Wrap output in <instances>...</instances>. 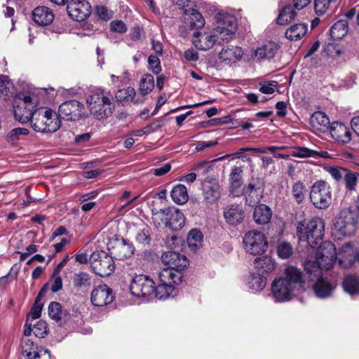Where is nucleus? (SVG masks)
Segmentation results:
<instances>
[{
  "instance_id": "obj_9",
  "label": "nucleus",
  "mask_w": 359,
  "mask_h": 359,
  "mask_svg": "<svg viewBox=\"0 0 359 359\" xmlns=\"http://www.w3.org/2000/svg\"><path fill=\"white\" fill-rule=\"evenodd\" d=\"M310 200L318 209H326L332 203V189L323 180L316 182L311 188Z\"/></svg>"
},
{
  "instance_id": "obj_24",
  "label": "nucleus",
  "mask_w": 359,
  "mask_h": 359,
  "mask_svg": "<svg viewBox=\"0 0 359 359\" xmlns=\"http://www.w3.org/2000/svg\"><path fill=\"white\" fill-rule=\"evenodd\" d=\"M136 90L134 88L127 87L118 90L115 95L116 101L123 106L128 104L131 102L135 104H142L144 102L142 97L136 96Z\"/></svg>"
},
{
  "instance_id": "obj_62",
  "label": "nucleus",
  "mask_w": 359,
  "mask_h": 359,
  "mask_svg": "<svg viewBox=\"0 0 359 359\" xmlns=\"http://www.w3.org/2000/svg\"><path fill=\"white\" fill-rule=\"evenodd\" d=\"M242 184L243 182H230L229 191L233 196H238L243 193V190L241 187Z\"/></svg>"
},
{
  "instance_id": "obj_38",
  "label": "nucleus",
  "mask_w": 359,
  "mask_h": 359,
  "mask_svg": "<svg viewBox=\"0 0 359 359\" xmlns=\"http://www.w3.org/2000/svg\"><path fill=\"white\" fill-rule=\"evenodd\" d=\"M15 93L13 83L11 82L8 76L5 75L0 76V98L4 100L12 97Z\"/></svg>"
},
{
  "instance_id": "obj_32",
  "label": "nucleus",
  "mask_w": 359,
  "mask_h": 359,
  "mask_svg": "<svg viewBox=\"0 0 359 359\" xmlns=\"http://www.w3.org/2000/svg\"><path fill=\"white\" fill-rule=\"evenodd\" d=\"M272 215L271 209L264 204L255 207L253 212V218L256 223L264 224L268 223Z\"/></svg>"
},
{
  "instance_id": "obj_18",
  "label": "nucleus",
  "mask_w": 359,
  "mask_h": 359,
  "mask_svg": "<svg viewBox=\"0 0 359 359\" xmlns=\"http://www.w3.org/2000/svg\"><path fill=\"white\" fill-rule=\"evenodd\" d=\"M279 48V44L274 41H264L252 50L250 58L257 60H270L275 56Z\"/></svg>"
},
{
  "instance_id": "obj_12",
  "label": "nucleus",
  "mask_w": 359,
  "mask_h": 359,
  "mask_svg": "<svg viewBox=\"0 0 359 359\" xmlns=\"http://www.w3.org/2000/svg\"><path fill=\"white\" fill-rule=\"evenodd\" d=\"M236 26V19L233 15L224 11H219L217 15V26L215 29L222 41L233 37Z\"/></svg>"
},
{
  "instance_id": "obj_44",
  "label": "nucleus",
  "mask_w": 359,
  "mask_h": 359,
  "mask_svg": "<svg viewBox=\"0 0 359 359\" xmlns=\"http://www.w3.org/2000/svg\"><path fill=\"white\" fill-rule=\"evenodd\" d=\"M203 235L197 229H192L189 231L187 238L189 248L192 251H196L202 245Z\"/></svg>"
},
{
  "instance_id": "obj_45",
  "label": "nucleus",
  "mask_w": 359,
  "mask_h": 359,
  "mask_svg": "<svg viewBox=\"0 0 359 359\" xmlns=\"http://www.w3.org/2000/svg\"><path fill=\"white\" fill-rule=\"evenodd\" d=\"M278 256L283 259H286L290 258L293 255V247L287 241H280L278 243L276 247Z\"/></svg>"
},
{
  "instance_id": "obj_29",
  "label": "nucleus",
  "mask_w": 359,
  "mask_h": 359,
  "mask_svg": "<svg viewBox=\"0 0 359 359\" xmlns=\"http://www.w3.org/2000/svg\"><path fill=\"white\" fill-rule=\"evenodd\" d=\"M311 124L315 130L325 133L329 130L332 123L325 113L316 111L311 117Z\"/></svg>"
},
{
  "instance_id": "obj_37",
  "label": "nucleus",
  "mask_w": 359,
  "mask_h": 359,
  "mask_svg": "<svg viewBox=\"0 0 359 359\" xmlns=\"http://www.w3.org/2000/svg\"><path fill=\"white\" fill-rule=\"evenodd\" d=\"M172 201L179 205L186 203L189 199V195L187 187L183 184L176 185L171 191Z\"/></svg>"
},
{
  "instance_id": "obj_53",
  "label": "nucleus",
  "mask_w": 359,
  "mask_h": 359,
  "mask_svg": "<svg viewBox=\"0 0 359 359\" xmlns=\"http://www.w3.org/2000/svg\"><path fill=\"white\" fill-rule=\"evenodd\" d=\"M148 68L155 74H158L161 72V62L157 56L151 55L149 57Z\"/></svg>"
},
{
  "instance_id": "obj_30",
  "label": "nucleus",
  "mask_w": 359,
  "mask_h": 359,
  "mask_svg": "<svg viewBox=\"0 0 359 359\" xmlns=\"http://www.w3.org/2000/svg\"><path fill=\"white\" fill-rule=\"evenodd\" d=\"M184 24L189 29H201L205 25L202 15L195 9L185 11Z\"/></svg>"
},
{
  "instance_id": "obj_4",
  "label": "nucleus",
  "mask_w": 359,
  "mask_h": 359,
  "mask_svg": "<svg viewBox=\"0 0 359 359\" xmlns=\"http://www.w3.org/2000/svg\"><path fill=\"white\" fill-rule=\"evenodd\" d=\"M297 233L301 241L307 242L311 248H315L324 236L325 222L320 217L298 223Z\"/></svg>"
},
{
  "instance_id": "obj_61",
  "label": "nucleus",
  "mask_w": 359,
  "mask_h": 359,
  "mask_svg": "<svg viewBox=\"0 0 359 359\" xmlns=\"http://www.w3.org/2000/svg\"><path fill=\"white\" fill-rule=\"evenodd\" d=\"M110 27L113 32L118 33H124L127 30L125 23L121 20L112 21L110 24Z\"/></svg>"
},
{
  "instance_id": "obj_15",
  "label": "nucleus",
  "mask_w": 359,
  "mask_h": 359,
  "mask_svg": "<svg viewBox=\"0 0 359 359\" xmlns=\"http://www.w3.org/2000/svg\"><path fill=\"white\" fill-rule=\"evenodd\" d=\"M84 106L76 100H69L60 104L58 115L61 118L67 121H76L79 119L83 113Z\"/></svg>"
},
{
  "instance_id": "obj_7",
  "label": "nucleus",
  "mask_w": 359,
  "mask_h": 359,
  "mask_svg": "<svg viewBox=\"0 0 359 359\" xmlns=\"http://www.w3.org/2000/svg\"><path fill=\"white\" fill-rule=\"evenodd\" d=\"M243 245L247 253L256 256L262 255L267 251L269 242L263 232L258 230H250L245 233L243 238Z\"/></svg>"
},
{
  "instance_id": "obj_47",
  "label": "nucleus",
  "mask_w": 359,
  "mask_h": 359,
  "mask_svg": "<svg viewBox=\"0 0 359 359\" xmlns=\"http://www.w3.org/2000/svg\"><path fill=\"white\" fill-rule=\"evenodd\" d=\"M22 347V353L27 359H32L35 353L39 351L37 346L29 339H25Z\"/></svg>"
},
{
  "instance_id": "obj_50",
  "label": "nucleus",
  "mask_w": 359,
  "mask_h": 359,
  "mask_svg": "<svg viewBox=\"0 0 359 359\" xmlns=\"http://www.w3.org/2000/svg\"><path fill=\"white\" fill-rule=\"evenodd\" d=\"M306 193V189L302 182H297L293 184L292 194L299 203L303 201Z\"/></svg>"
},
{
  "instance_id": "obj_34",
  "label": "nucleus",
  "mask_w": 359,
  "mask_h": 359,
  "mask_svg": "<svg viewBox=\"0 0 359 359\" xmlns=\"http://www.w3.org/2000/svg\"><path fill=\"white\" fill-rule=\"evenodd\" d=\"M348 29V22L346 20H340L332 26L330 30V36L334 40L341 39L346 35Z\"/></svg>"
},
{
  "instance_id": "obj_14",
  "label": "nucleus",
  "mask_w": 359,
  "mask_h": 359,
  "mask_svg": "<svg viewBox=\"0 0 359 359\" xmlns=\"http://www.w3.org/2000/svg\"><path fill=\"white\" fill-rule=\"evenodd\" d=\"M67 10L69 15L74 20L83 21L91 13V6L86 0H71Z\"/></svg>"
},
{
  "instance_id": "obj_13",
  "label": "nucleus",
  "mask_w": 359,
  "mask_h": 359,
  "mask_svg": "<svg viewBox=\"0 0 359 359\" xmlns=\"http://www.w3.org/2000/svg\"><path fill=\"white\" fill-rule=\"evenodd\" d=\"M34 108V103L30 96L26 95L24 96L23 99H16L13 105L15 119L20 123L31 121L34 111L36 109Z\"/></svg>"
},
{
  "instance_id": "obj_16",
  "label": "nucleus",
  "mask_w": 359,
  "mask_h": 359,
  "mask_svg": "<svg viewBox=\"0 0 359 359\" xmlns=\"http://www.w3.org/2000/svg\"><path fill=\"white\" fill-rule=\"evenodd\" d=\"M217 41L219 43L223 42L220 39L219 34L216 32L215 29L210 32H196L193 35V44L201 50L210 49Z\"/></svg>"
},
{
  "instance_id": "obj_39",
  "label": "nucleus",
  "mask_w": 359,
  "mask_h": 359,
  "mask_svg": "<svg viewBox=\"0 0 359 359\" xmlns=\"http://www.w3.org/2000/svg\"><path fill=\"white\" fill-rule=\"evenodd\" d=\"M297 17V12L291 5L285 6L278 15L277 22L280 25H286Z\"/></svg>"
},
{
  "instance_id": "obj_35",
  "label": "nucleus",
  "mask_w": 359,
  "mask_h": 359,
  "mask_svg": "<svg viewBox=\"0 0 359 359\" xmlns=\"http://www.w3.org/2000/svg\"><path fill=\"white\" fill-rule=\"evenodd\" d=\"M307 32V26L303 23L295 24L285 32V36L290 41L302 39Z\"/></svg>"
},
{
  "instance_id": "obj_10",
  "label": "nucleus",
  "mask_w": 359,
  "mask_h": 359,
  "mask_svg": "<svg viewBox=\"0 0 359 359\" xmlns=\"http://www.w3.org/2000/svg\"><path fill=\"white\" fill-rule=\"evenodd\" d=\"M89 263L95 273L102 277L111 274L115 269L112 257L104 251L93 252L89 257Z\"/></svg>"
},
{
  "instance_id": "obj_63",
  "label": "nucleus",
  "mask_w": 359,
  "mask_h": 359,
  "mask_svg": "<svg viewBox=\"0 0 359 359\" xmlns=\"http://www.w3.org/2000/svg\"><path fill=\"white\" fill-rule=\"evenodd\" d=\"M53 283L51 285V291L57 292L62 288V280L60 275L53 274Z\"/></svg>"
},
{
  "instance_id": "obj_54",
  "label": "nucleus",
  "mask_w": 359,
  "mask_h": 359,
  "mask_svg": "<svg viewBox=\"0 0 359 359\" xmlns=\"http://www.w3.org/2000/svg\"><path fill=\"white\" fill-rule=\"evenodd\" d=\"M33 333L38 338H43L47 334V325L44 321L37 322L33 327Z\"/></svg>"
},
{
  "instance_id": "obj_2",
  "label": "nucleus",
  "mask_w": 359,
  "mask_h": 359,
  "mask_svg": "<svg viewBox=\"0 0 359 359\" xmlns=\"http://www.w3.org/2000/svg\"><path fill=\"white\" fill-rule=\"evenodd\" d=\"M337 261V250L334 245L330 241L322 243L318 248L315 260L305 262L304 269L310 275L314 273L319 276L322 270L331 269Z\"/></svg>"
},
{
  "instance_id": "obj_25",
  "label": "nucleus",
  "mask_w": 359,
  "mask_h": 359,
  "mask_svg": "<svg viewBox=\"0 0 359 359\" xmlns=\"http://www.w3.org/2000/svg\"><path fill=\"white\" fill-rule=\"evenodd\" d=\"M332 137L337 141L346 144L351 140L349 129L342 123L334 121L332 123L329 130Z\"/></svg>"
},
{
  "instance_id": "obj_33",
  "label": "nucleus",
  "mask_w": 359,
  "mask_h": 359,
  "mask_svg": "<svg viewBox=\"0 0 359 359\" xmlns=\"http://www.w3.org/2000/svg\"><path fill=\"white\" fill-rule=\"evenodd\" d=\"M184 224V215L179 209H175L170 214L168 222H166V226L175 231L181 229Z\"/></svg>"
},
{
  "instance_id": "obj_59",
  "label": "nucleus",
  "mask_w": 359,
  "mask_h": 359,
  "mask_svg": "<svg viewBox=\"0 0 359 359\" xmlns=\"http://www.w3.org/2000/svg\"><path fill=\"white\" fill-rule=\"evenodd\" d=\"M243 169L241 167H234L232 168L231 174H230V182H243L242 176H243Z\"/></svg>"
},
{
  "instance_id": "obj_28",
  "label": "nucleus",
  "mask_w": 359,
  "mask_h": 359,
  "mask_svg": "<svg viewBox=\"0 0 359 359\" xmlns=\"http://www.w3.org/2000/svg\"><path fill=\"white\" fill-rule=\"evenodd\" d=\"M34 21L39 25L46 26L51 24L55 15L49 8L38 6L32 12Z\"/></svg>"
},
{
  "instance_id": "obj_58",
  "label": "nucleus",
  "mask_w": 359,
  "mask_h": 359,
  "mask_svg": "<svg viewBox=\"0 0 359 359\" xmlns=\"http://www.w3.org/2000/svg\"><path fill=\"white\" fill-rule=\"evenodd\" d=\"M42 308L43 304L41 302V300L36 299L31 311L27 316V318L29 319V318H32V319H36L39 318L41 313Z\"/></svg>"
},
{
  "instance_id": "obj_60",
  "label": "nucleus",
  "mask_w": 359,
  "mask_h": 359,
  "mask_svg": "<svg viewBox=\"0 0 359 359\" xmlns=\"http://www.w3.org/2000/svg\"><path fill=\"white\" fill-rule=\"evenodd\" d=\"M96 13L97 16L103 20H108L111 18V12L104 6H97Z\"/></svg>"
},
{
  "instance_id": "obj_5",
  "label": "nucleus",
  "mask_w": 359,
  "mask_h": 359,
  "mask_svg": "<svg viewBox=\"0 0 359 359\" xmlns=\"http://www.w3.org/2000/svg\"><path fill=\"white\" fill-rule=\"evenodd\" d=\"M31 126L38 133H54L60 128V121L50 109L40 107L34 110Z\"/></svg>"
},
{
  "instance_id": "obj_52",
  "label": "nucleus",
  "mask_w": 359,
  "mask_h": 359,
  "mask_svg": "<svg viewBox=\"0 0 359 359\" xmlns=\"http://www.w3.org/2000/svg\"><path fill=\"white\" fill-rule=\"evenodd\" d=\"M344 180L346 189L351 191H353L355 189L358 182V178L355 173L347 170L346 174L344 176Z\"/></svg>"
},
{
  "instance_id": "obj_26",
  "label": "nucleus",
  "mask_w": 359,
  "mask_h": 359,
  "mask_svg": "<svg viewBox=\"0 0 359 359\" xmlns=\"http://www.w3.org/2000/svg\"><path fill=\"white\" fill-rule=\"evenodd\" d=\"M224 217L226 222L233 226L241 223L245 217V212L238 205H229L224 210Z\"/></svg>"
},
{
  "instance_id": "obj_55",
  "label": "nucleus",
  "mask_w": 359,
  "mask_h": 359,
  "mask_svg": "<svg viewBox=\"0 0 359 359\" xmlns=\"http://www.w3.org/2000/svg\"><path fill=\"white\" fill-rule=\"evenodd\" d=\"M278 84V82L276 81L261 82L259 83V91L264 94H272Z\"/></svg>"
},
{
  "instance_id": "obj_22",
  "label": "nucleus",
  "mask_w": 359,
  "mask_h": 359,
  "mask_svg": "<svg viewBox=\"0 0 359 359\" xmlns=\"http://www.w3.org/2000/svg\"><path fill=\"white\" fill-rule=\"evenodd\" d=\"M90 300L95 306L107 305L114 300L112 290L107 285H98L93 290Z\"/></svg>"
},
{
  "instance_id": "obj_41",
  "label": "nucleus",
  "mask_w": 359,
  "mask_h": 359,
  "mask_svg": "<svg viewBox=\"0 0 359 359\" xmlns=\"http://www.w3.org/2000/svg\"><path fill=\"white\" fill-rule=\"evenodd\" d=\"M266 284V278L259 273H252L248 278V285L254 292L263 290Z\"/></svg>"
},
{
  "instance_id": "obj_3",
  "label": "nucleus",
  "mask_w": 359,
  "mask_h": 359,
  "mask_svg": "<svg viewBox=\"0 0 359 359\" xmlns=\"http://www.w3.org/2000/svg\"><path fill=\"white\" fill-rule=\"evenodd\" d=\"M86 102L90 114L97 120L111 116L114 107L112 95L100 88L92 92Z\"/></svg>"
},
{
  "instance_id": "obj_21",
  "label": "nucleus",
  "mask_w": 359,
  "mask_h": 359,
  "mask_svg": "<svg viewBox=\"0 0 359 359\" xmlns=\"http://www.w3.org/2000/svg\"><path fill=\"white\" fill-rule=\"evenodd\" d=\"M203 196L205 203L215 204L221 197V187L215 180H206L203 182Z\"/></svg>"
},
{
  "instance_id": "obj_23",
  "label": "nucleus",
  "mask_w": 359,
  "mask_h": 359,
  "mask_svg": "<svg viewBox=\"0 0 359 359\" xmlns=\"http://www.w3.org/2000/svg\"><path fill=\"white\" fill-rule=\"evenodd\" d=\"M244 55L243 48L238 46H224L218 54V58L226 65H233L241 60Z\"/></svg>"
},
{
  "instance_id": "obj_42",
  "label": "nucleus",
  "mask_w": 359,
  "mask_h": 359,
  "mask_svg": "<svg viewBox=\"0 0 359 359\" xmlns=\"http://www.w3.org/2000/svg\"><path fill=\"white\" fill-rule=\"evenodd\" d=\"M154 88V78L150 74H145L140 81V94L144 97L151 93Z\"/></svg>"
},
{
  "instance_id": "obj_56",
  "label": "nucleus",
  "mask_w": 359,
  "mask_h": 359,
  "mask_svg": "<svg viewBox=\"0 0 359 359\" xmlns=\"http://www.w3.org/2000/svg\"><path fill=\"white\" fill-rule=\"evenodd\" d=\"M327 171L336 181H340L344 178L347 169L339 167H329L327 168Z\"/></svg>"
},
{
  "instance_id": "obj_27",
  "label": "nucleus",
  "mask_w": 359,
  "mask_h": 359,
  "mask_svg": "<svg viewBox=\"0 0 359 359\" xmlns=\"http://www.w3.org/2000/svg\"><path fill=\"white\" fill-rule=\"evenodd\" d=\"M135 248L133 245L125 239L117 240L111 252L114 258L122 260L131 257Z\"/></svg>"
},
{
  "instance_id": "obj_51",
  "label": "nucleus",
  "mask_w": 359,
  "mask_h": 359,
  "mask_svg": "<svg viewBox=\"0 0 359 359\" xmlns=\"http://www.w3.org/2000/svg\"><path fill=\"white\" fill-rule=\"evenodd\" d=\"M332 3H334L332 0H315L314 8L316 13L318 15H324L329 9Z\"/></svg>"
},
{
  "instance_id": "obj_57",
  "label": "nucleus",
  "mask_w": 359,
  "mask_h": 359,
  "mask_svg": "<svg viewBox=\"0 0 359 359\" xmlns=\"http://www.w3.org/2000/svg\"><path fill=\"white\" fill-rule=\"evenodd\" d=\"M29 130L24 128H16L10 131L7 135L8 140L15 142L19 139L20 135L28 134Z\"/></svg>"
},
{
  "instance_id": "obj_64",
  "label": "nucleus",
  "mask_w": 359,
  "mask_h": 359,
  "mask_svg": "<svg viewBox=\"0 0 359 359\" xmlns=\"http://www.w3.org/2000/svg\"><path fill=\"white\" fill-rule=\"evenodd\" d=\"M136 240L139 243L147 245L149 242V231L147 229L140 230L136 236Z\"/></svg>"
},
{
  "instance_id": "obj_40",
  "label": "nucleus",
  "mask_w": 359,
  "mask_h": 359,
  "mask_svg": "<svg viewBox=\"0 0 359 359\" xmlns=\"http://www.w3.org/2000/svg\"><path fill=\"white\" fill-rule=\"evenodd\" d=\"M72 281L74 287L79 290H87L90 286V276L86 272L74 273Z\"/></svg>"
},
{
  "instance_id": "obj_46",
  "label": "nucleus",
  "mask_w": 359,
  "mask_h": 359,
  "mask_svg": "<svg viewBox=\"0 0 359 359\" xmlns=\"http://www.w3.org/2000/svg\"><path fill=\"white\" fill-rule=\"evenodd\" d=\"M168 210L167 209H159V210H152V221L154 225L157 226H160L163 224H166V222H168Z\"/></svg>"
},
{
  "instance_id": "obj_36",
  "label": "nucleus",
  "mask_w": 359,
  "mask_h": 359,
  "mask_svg": "<svg viewBox=\"0 0 359 359\" xmlns=\"http://www.w3.org/2000/svg\"><path fill=\"white\" fill-rule=\"evenodd\" d=\"M255 267L263 273H270L276 267V262L271 257H257L255 261Z\"/></svg>"
},
{
  "instance_id": "obj_20",
  "label": "nucleus",
  "mask_w": 359,
  "mask_h": 359,
  "mask_svg": "<svg viewBox=\"0 0 359 359\" xmlns=\"http://www.w3.org/2000/svg\"><path fill=\"white\" fill-rule=\"evenodd\" d=\"M355 246L351 242L344 244L337 254L339 265L343 269H348L353 266L355 260Z\"/></svg>"
},
{
  "instance_id": "obj_8",
  "label": "nucleus",
  "mask_w": 359,
  "mask_h": 359,
  "mask_svg": "<svg viewBox=\"0 0 359 359\" xmlns=\"http://www.w3.org/2000/svg\"><path fill=\"white\" fill-rule=\"evenodd\" d=\"M357 214L355 210L350 207L341 209L334 222V231L341 236H350L356 229Z\"/></svg>"
},
{
  "instance_id": "obj_6",
  "label": "nucleus",
  "mask_w": 359,
  "mask_h": 359,
  "mask_svg": "<svg viewBox=\"0 0 359 359\" xmlns=\"http://www.w3.org/2000/svg\"><path fill=\"white\" fill-rule=\"evenodd\" d=\"M182 272L175 271L172 269H162L158 273L159 283L154 287L156 297L159 299H164L174 296L175 294V285L182 282Z\"/></svg>"
},
{
  "instance_id": "obj_48",
  "label": "nucleus",
  "mask_w": 359,
  "mask_h": 359,
  "mask_svg": "<svg viewBox=\"0 0 359 359\" xmlns=\"http://www.w3.org/2000/svg\"><path fill=\"white\" fill-rule=\"evenodd\" d=\"M317 151L310 149L305 147H298L294 149L291 155L297 158H316Z\"/></svg>"
},
{
  "instance_id": "obj_43",
  "label": "nucleus",
  "mask_w": 359,
  "mask_h": 359,
  "mask_svg": "<svg viewBox=\"0 0 359 359\" xmlns=\"http://www.w3.org/2000/svg\"><path fill=\"white\" fill-rule=\"evenodd\" d=\"M344 291L351 295L359 293V278L353 275L345 277L343 282Z\"/></svg>"
},
{
  "instance_id": "obj_17",
  "label": "nucleus",
  "mask_w": 359,
  "mask_h": 359,
  "mask_svg": "<svg viewBox=\"0 0 359 359\" xmlns=\"http://www.w3.org/2000/svg\"><path fill=\"white\" fill-rule=\"evenodd\" d=\"M309 276L311 280H314V278H316V283L313 285V290L317 297L325 299L331 297L337 286L335 282L322 278L321 274L319 276H316L314 273L309 274Z\"/></svg>"
},
{
  "instance_id": "obj_11",
  "label": "nucleus",
  "mask_w": 359,
  "mask_h": 359,
  "mask_svg": "<svg viewBox=\"0 0 359 359\" xmlns=\"http://www.w3.org/2000/svg\"><path fill=\"white\" fill-rule=\"evenodd\" d=\"M155 283L148 276L139 274L133 278L130 284L132 295L138 298H146L154 294Z\"/></svg>"
},
{
  "instance_id": "obj_49",
  "label": "nucleus",
  "mask_w": 359,
  "mask_h": 359,
  "mask_svg": "<svg viewBox=\"0 0 359 359\" xmlns=\"http://www.w3.org/2000/svg\"><path fill=\"white\" fill-rule=\"evenodd\" d=\"M62 306L60 303L53 302L48 306V315L49 316L59 323L62 319Z\"/></svg>"
},
{
  "instance_id": "obj_31",
  "label": "nucleus",
  "mask_w": 359,
  "mask_h": 359,
  "mask_svg": "<svg viewBox=\"0 0 359 359\" xmlns=\"http://www.w3.org/2000/svg\"><path fill=\"white\" fill-rule=\"evenodd\" d=\"M243 192L247 203L250 206H255L259 203L262 197L263 189L259 184H249Z\"/></svg>"
},
{
  "instance_id": "obj_1",
  "label": "nucleus",
  "mask_w": 359,
  "mask_h": 359,
  "mask_svg": "<svg viewBox=\"0 0 359 359\" xmlns=\"http://www.w3.org/2000/svg\"><path fill=\"white\" fill-rule=\"evenodd\" d=\"M302 273L297 267L289 266L285 277L276 278L271 284V292L276 302H286L303 287Z\"/></svg>"
},
{
  "instance_id": "obj_19",
  "label": "nucleus",
  "mask_w": 359,
  "mask_h": 359,
  "mask_svg": "<svg viewBox=\"0 0 359 359\" xmlns=\"http://www.w3.org/2000/svg\"><path fill=\"white\" fill-rule=\"evenodd\" d=\"M161 260L165 265L168 266L164 269H172L178 272H181L189 264V261L186 256L174 251L163 253Z\"/></svg>"
}]
</instances>
